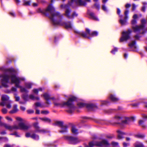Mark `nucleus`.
Instances as JSON below:
<instances>
[{"label":"nucleus","instance_id":"9d476101","mask_svg":"<svg viewBox=\"0 0 147 147\" xmlns=\"http://www.w3.org/2000/svg\"><path fill=\"white\" fill-rule=\"evenodd\" d=\"M64 139L67 141L68 143L71 144H76L79 142L77 137L71 136H64Z\"/></svg>","mask_w":147,"mask_h":147},{"label":"nucleus","instance_id":"f3484780","mask_svg":"<svg viewBox=\"0 0 147 147\" xmlns=\"http://www.w3.org/2000/svg\"><path fill=\"white\" fill-rule=\"evenodd\" d=\"M109 98L113 102H118L119 98L117 97L115 95L111 94L110 95Z\"/></svg>","mask_w":147,"mask_h":147},{"label":"nucleus","instance_id":"7ed1b4c3","mask_svg":"<svg viewBox=\"0 0 147 147\" xmlns=\"http://www.w3.org/2000/svg\"><path fill=\"white\" fill-rule=\"evenodd\" d=\"M141 25H136L134 26V25L137 24V22L136 19H133L131 21V24L132 25L131 28L134 32L142 31V32H140V34H144L146 32L145 30L146 24V20L144 19H142L141 20Z\"/></svg>","mask_w":147,"mask_h":147},{"label":"nucleus","instance_id":"f8f14e48","mask_svg":"<svg viewBox=\"0 0 147 147\" xmlns=\"http://www.w3.org/2000/svg\"><path fill=\"white\" fill-rule=\"evenodd\" d=\"M129 13V11L128 10H126L124 12L125 16L124 20L120 19L119 20V23L122 25H126L127 24V20L128 18V14Z\"/></svg>","mask_w":147,"mask_h":147},{"label":"nucleus","instance_id":"69168bd1","mask_svg":"<svg viewBox=\"0 0 147 147\" xmlns=\"http://www.w3.org/2000/svg\"><path fill=\"white\" fill-rule=\"evenodd\" d=\"M6 119L8 121H12V118L11 117H6Z\"/></svg>","mask_w":147,"mask_h":147},{"label":"nucleus","instance_id":"cd10ccee","mask_svg":"<svg viewBox=\"0 0 147 147\" xmlns=\"http://www.w3.org/2000/svg\"><path fill=\"white\" fill-rule=\"evenodd\" d=\"M40 119L41 120L48 123H50L51 122V120L49 118L47 117L40 118Z\"/></svg>","mask_w":147,"mask_h":147},{"label":"nucleus","instance_id":"f03ea898","mask_svg":"<svg viewBox=\"0 0 147 147\" xmlns=\"http://www.w3.org/2000/svg\"><path fill=\"white\" fill-rule=\"evenodd\" d=\"M77 100V98L74 96H72L68 98L66 102H63L61 103H57L55 102H53V104L56 107H63L66 106L69 109L67 110V111L69 113H71L75 109V106L74 102Z\"/></svg>","mask_w":147,"mask_h":147},{"label":"nucleus","instance_id":"e2e57ef3","mask_svg":"<svg viewBox=\"0 0 147 147\" xmlns=\"http://www.w3.org/2000/svg\"><path fill=\"white\" fill-rule=\"evenodd\" d=\"M2 139H4L6 141H8V139L6 138L0 137V140H1Z\"/></svg>","mask_w":147,"mask_h":147},{"label":"nucleus","instance_id":"774afa93","mask_svg":"<svg viewBox=\"0 0 147 147\" xmlns=\"http://www.w3.org/2000/svg\"><path fill=\"white\" fill-rule=\"evenodd\" d=\"M4 147H11V146L9 144H5Z\"/></svg>","mask_w":147,"mask_h":147},{"label":"nucleus","instance_id":"e433bc0d","mask_svg":"<svg viewBox=\"0 0 147 147\" xmlns=\"http://www.w3.org/2000/svg\"><path fill=\"white\" fill-rule=\"evenodd\" d=\"M138 32H139V34H137L134 36V37L136 40H139L140 38L141 37V36L139 35V34H140V31Z\"/></svg>","mask_w":147,"mask_h":147},{"label":"nucleus","instance_id":"4d7b16f0","mask_svg":"<svg viewBox=\"0 0 147 147\" xmlns=\"http://www.w3.org/2000/svg\"><path fill=\"white\" fill-rule=\"evenodd\" d=\"M16 119L17 121H23L22 119L20 117H16Z\"/></svg>","mask_w":147,"mask_h":147},{"label":"nucleus","instance_id":"473e14b6","mask_svg":"<svg viewBox=\"0 0 147 147\" xmlns=\"http://www.w3.org/2000/svg\"><path fill=\"white\" fill-rule=\"evenodd\" d=\"M78 14L75 11H74L71 15V19L74 18L75 17H77Z\"/></svg>","mask_w":147,"mask_h":147},{"label":"nucleus","instance_id":"338daca9","mask_svg":"<svg viewBox=\"0 0 147 147\" xmlns=\"http://www.w3.org/2000/svg\"><path fill=\"white\" fill-rule=\"evenodd\" d=\"M127 144L126 142H124L123 143V147H127Z\"/></svg>","mask_w":147,"mask_h":147},{"label":"nucleus","instance_id":"6ab92c4d","mask_svg":"<svg viewBox=\"0 0 147 147\" xmlns=\"http://www.w3.org/2000/svg\"><path fill=\"white\" fill-rule=\"evenodd\" d=\"M86 107L89 110H93L94 108H97V106L93 104H86Z\"/></svg>","mask_w":147,"mask_h":147},{"label":"nucleus","instance_id":"39448f33","mask_svg":"<svg viewBox=\"0 0 147 147\" xmlns=\"http://www.w3.org/2000/svg\"><path fill=\"white\" fill-rule=\"evenodd\" d=\"M90 0H70L66 5H62L61 6V8L68 9L69 8H72L73 3L74 2L77 3L80 5H84L86 4V2L90 1Z\"/></svg>","mask_w":147,"mask_h":147},{"label":"nucleus","instance_id":"bb28decb","mask_svg":"<svg viewBox=\"0 0 147 147\" xmlns=\"http://www.w3.org/2000/svg\"><path fill=\"white\" fill-rule=\"evenodd\" d=\"M71 131L72 133L74 134H78V129H76L74 126H72L71 127Z\"/></svg>","mask_w":147,"mask_h":147},{"label":"nucleus","instance_id":"5701e85b","mask_svg":"<svg viewBox=\"0 0 147 147\" xmlns=\"http://www.w3.org/2000/svg\"><path fill=\"white\" fill-rule=\"evenodd\" d=\"M117 132L119 134L118 135V138L119 139L123 138L124 137L122 136V135L126 134V133L120 130L117 131Z\"/></svg>","mask_w":147,"mask_h":147},{"label":"nucleus","instance_id":"37998d69","mask_svg":"<svg viewBox=\"0 0 147 147\" xmlns=\"http://www.w3.org/2000/svg\"><path fill=\"white\" fill-rule=\"evenodd\" d=\"M21 91L22 92H24L26 93H28V91L25 88H21Z\"/></svg>","mask_w":147,"mask_h":147},{"label":"nucleus","instance_id":"4c0bfd02","mask_svg":"<svg viewBox=\"0 0 147 147\" xmlns=\"http://www.w3.org/2000/svg\"><path fill=\"white\" fill-rule=\"evenodd\" d=\"M22 97L24 100L27 101L28 100V95L24 94L23 95Z\"/></svg>","mask_w":147,"mask_h":147},{"label":"nucleus","instance_id":"0e129e2a","mask_svg":"<svg viewBox=\"0 0 147 147\" xmlns=\"http://www.w3.org/2000/svg\"><path fill=\"white\" fill-rule=\"evenodd\" d=\"M20 109L21 110H22L23 111H24L26 110V108L23 106H21L20 107Z\"/></svg>","mask_w":147,"mask_h":147},{"label":"nucleus","instance_id":"b1692460","mask_svg":"<svg viewBox=\"0 0 147 147\" xmlns=\"http://www.w3.org/2000/svg\"><path fill=\"white\" fill-rule=\"evenodd\" d=\"M17 107V105H14L13 106V109L9 111V113L13 114L16 113L18 110Z\"/></svg>","mask_w":147,"mask_h":147},{"label":"nucleus","instance_id":"1a4fd4ad","mask_svg":"<svg viewBox=\"0 0 147 147\" xmlns=\"http://www.w3.org/2000/svg\"><path fill=\"white\" fill-rule=\"evenodd\" d=\"M11 78V82L12 83H14L15 84V86L17 88H21V87L19 85L20 83V81L24 80V78H20L17 77L16 75L15 74H13L10 76Z\"/></svg>","mask_w":147,"mask_h":147},{"label":"nucleus","instance_id":"680f3d73","mask_svg":"<svg viewBox=\"0 0 147 147\" xmlns=\"http://www.w3.org/2000/svg\"><path fill=\"white\" fill-rule=\"evenodd\" d=\"M94 8H99V5L98 4L96 3L94 5Z\"/></svg>","mask_w":147,"mask_h":147},{"label":"nucleus","instance_id":"09e8293b","mask_svg":"<svg viewBox=\"0 0 147 147\" xmlns=\"http://www.w3.org/2000/svg\"><path fill=\"white\" fill-rule=\"evenodd\" d=\"M41 113L42 114H47L49 113V112L47 111H41Z\"/></svg>","mask_w":147,"mask_h":147},{"label":"nucleus","instance_id":"3c124183","mask_svg":"<svg viewBox=\"0 0 147 147\" xmlns=\"http://www.w3.org/2000/svg\"><path fill=\"white\" fill-rule=\"evenodd\" d=\"M53 8H54L52 6V5L51 4H50L48 5L47 9H53Z\"/></svg>","mask_w":147,"mask_h":147},{"label":"nucleus","instance_id":"393cba45","mask_svg":"<svg viewBox=\"0 0 147 147\" xmlns=\"http://www.w3.org/2000/svg\"><path fill=\"white\" fill-rule=\"evenodd\" d=\"M54 125L61 127L63 125V122L62 121H57L55 122Z\"/></svg>","mask_w":147,"mask_h":147},{"label":"nucleus","instance_id":"412c9836","mask_svg":"<svg viewBox=\"0 0 147 147\" xmlns=\"http://www.w3.org/2000/svg\"><path fill=\"white\" fill-rule=\"evenodd\" d=\"M71 10H66L65 13L63 14L67 18L69 19H71Z\"/></svg>","mask_w":147,"mask_h":147},{"label":"nucleus","instance_id":"ea45409f","mask_svg":"<svg viewBox=\"0 0 147 147\" xmlns=\"http://www.w3.org/2000/svg\"><path fill=\"white\" fill-rule=\"evenodd\" d=\"M11 135H14L16 137H20V136L18 134L16 131L14 132L13 133H11L10 134Z\"/></svg>","mask_w":147,"mask_h":147},{"label":"nucleus","instance_id":"a18cd8bd","mask_svg":"<svg viewBox=\"0 0 147 147\" xmlns=\"http://www.w3.org/2000/svg\"><path fill=\"white\" fill-rule=\"evenodd\" d=\"M111 144L113 146H118L119 144L117 142H112Z\"/></svg>","mask_w":147,"mask_h":147},{"label":"nucleus","instance_id":"a211bd4d","mask_svg":"<svg viewBox=\"0 0 147 147\" xmlns=\"http://www.w3.org/2000/svg\"><path fill=\"white\" fill-rule=\"evenodd\" d=\"M43 96L45 99L47 101L46 102V103L48 104H50V103L49 102V100H50V95L48 94L45 93L43 94Z\"/></svg>","mask_w":147,"mask_h":147},{"label":"nucleus","instance_id":"f704fd0d","mask_svg":"<svg viewBox=\"0 0 147 147\" xmlns=\"http://www.w3.org/2000/svg\"><path fill=\"white\" fill-rule=\"evenodd\" d=\"M145 136L144 135L141 134H138L135 136L136 137L139 138H143Z\"/></svg>","mask_w":147,"mask_h":147},{"label":"nucleus","instance_id":"dca6fc26","mask_svg":"<svg viewBox=\"0 0 147 147\" xmlns=\"http://www.w3.org/2000/svg\"><path fill=\"white\" fill-rule=\"evenodd\" d=\"M9 97L7 95H4L2 96V102L1 103V105L3 106L6 105L5 101H7L9 100Z\"/></svg>","mask_w":147,"mask_h":147},{"label":"nucleus","instance_id":"a878e982","mask_svg":"<svg viewBox=\"0 0 147 147\" xmlns=\"http://www.w3.org/2000/svg\"><path fill=\"white\" fill-rule=\"evenodd\" d=\"M31 138L36 140H38L39 139V136L35 134H32L31 135Z\"/></svg>","mask_w":147,"mask_h":147},{"label":"nucleus","instance_id":"5fc2aeb1","mask_svg":"<svg viewBox=\"0 0 147 147\" xmlns=\"http://www.w3.org/2000/svg\"><path fill=\"white\" fill-rule=\"evenodd\" d=\"M26 86L27 88H31L32 84L30 83L26 85Z\"/></svg>","mask_w":147,"mask_h":147},{"label":"nucleus","instance_id":"79ce46f5","mask_svg":"<svg viewBox=\"0 0 147 147\" xmlns=\"http://www.w3.org/2000/svg\"><path fill=\"white\" fill-rule=\"evenodd\" d=\"M110 103L109 102L107 101H102L101 104L102 105H107V104Z\"/></svg>","mask_w":147,"mask_h":147},{"label":"nucleus","instance_id":"c756f323","mask_svg":"<svg viewBox=\"0 0 147 147\" xmlns=\"http://www.w3.org/2000/svg\"><path fill=\"white\" fill-rule=\"evenodd\" d=\"M33 126L34 127L35 130V132L36 131V130L40 128V127L38 125V122L34 123L33 124Z\"/></svg>","mask_w":147,"mask_h":147},{"label":"nucleus","instance_id":"2f4dec72","mask_svg":"<svg viewBox=\"0 0 147 147\" xmlns=\"http://www.w3.org/2000/svg\"><path fill=\"white\" fill-rule=\"evenodd\" d=\"M86 104L83 102H79L78 103L77 105L80 108H82L85 106L86 107Z\"/></svg>","mask_w":147,"mask_h":147},{"label":"nucleus","instance_id":"9b49d317","mask_svg":"<svg viewBox=\"0 0 147 147\" xmlns=\"http://www.w3.org/2000/svg\"><path fill=\"white\" fill-rule=\"evenodd\" d=\"M1 77L3 78L1 80L2 85L5 88H7L8 86L7 84L9 82V76L7 75H1Z\"/></svg>","mask_w":147,"mask_h":147},{"label":"nucleus","instance_id":"a19ab883","mask_svg":"<svg viewBox=\"0 0 147 147\" xmlns=\"http://www.w3.org/2000/svg\"><path fill=\"white\" fill-rule=\"evenodd\" d=\"M117 51H118L117 48L116 47H115V48H114V49L112 50L111 51V53L113 54H115V53L116 52H117Z\"/></svg>","mask_w":147,"mask_h":147},{"label":"nucleus","instance_id":"aec40b11","mask_svg":"<svg viewBox=\"0 0 147 147\" xmlns=\"http://www.w3.org/2000/svg\"><path fill=\"white\" fill-rule=\"evenodd\" d=\"M75 32L78 34L81 35L83 38H87L89 39H91L90 36H87V34L86 32H80L79 31H75Z\"/></svg>","mask_w":147,"mask_h":147},{"label":"nucleus","instance_id":"603ef678","mask_svg":"<svg viewBox=\"0 0 147 147\" xmlns=\"http://www.w3.org/2000/svg\"><path fill=\"white\" fill-rule=\"evenodd\" d=\"M4 92L6 93L10 94L11 92V90L7 89L4 90Z\"/></svg>","mask_w":147,"mask_h":147},{"label":"nucleus","instance_id":"c85d7f7f","mask_svg":"<svg viewBox=\"0 0 147 147\" xmlns=\"http://www.w3.org/2000/svg\"><path fill=\"white\" fill-rule=\"evenodd\" d=\"M139 124L140 125H141L143 128H145L146 126L144 124V121L142 120H140L139 121Z\"/></svg>","mask_w":147,"mask_h":147},{"label":"nucleus","instance_id":"423d86ee","mask_svg":"<svg viewBox=\"0 0 147 147\" xmlns=\"http://www.w3.org/2000/svg\"><path fill=\"white\" fill-rule=\"evenodd\" d=\"M110 145L109 143L107 140L104 139L100 142H96L95 143L93 141H92L89 142L88 145L86 144L85 145L84 147H93L94 146H97L101 147L103 146H108Z\"/></svg>","mask_w":147,"mask_h":147},{"label":"nucleus","instance_id":"c03bdc74","mask_svg":"<svg viewBox=\"0 0 147 147\" xmlns=\"http://www.w3.org/2000/svg\"><path fill=\"white\" fill-rule=\"evenodd\" d=\"M140 103L138 102L137 103H133L131 104V105L134 107H137L140 105Z\"/></svg>","mask_w":147,"mask_h":147},{"label":"nucleus","instance_id":"052dcab7","mask_svg":"<svg viewBox=\"0 0 147 147\" xmlns=\"http://www.w3.org/2000/svg\"><path fill=\"white\" fill-rule=\"evenodd\" d=\"M33 92L35 93L38 94V90L37 89H34Z\"/></svg>","mask_w":147,"mask_h":147},{"label":"nucleus","instance_id":"6e6552de","mask_svg":"<svg viewBox=\"0 0 147 147\" xmlns=\"http://www.w3.org/2000/svg\"><path fill=\"white\" fill-rule=\"evenodd\" d=\"M132 31L130 29H129L126 31H123L122 32V35L120 38L119 42H123L124 41H126L130 38V34Z\"/></svg>","mask_w":147,"mask_h":147},{"label":"nucleus","instance_id":"6e6d98bb","mask_svg":"<svg viewBox=\"0 0 147 147\" xmlns=\"http://www.w3.org/2000/svg\"><path fill=\"white\" fill-rule=\"evenodd\" d=\"M25 136L27 138H29L30 137H31V135H30V133L27 132Z\"/></svg>","mask_w":147,"mask_h":147},{"label":"nucleus","instance_id":"72a5a7b5","mask_svg":"<svg viewBox=\"0 0 147 147\" xmlns=\"http://www.w3.org/2000/svg\"><path fill=\"white\" fill-rule=\"evenodd\" d=\"M136 44V41L134 40L132 42L129 44L128 46L131 48L132 47Z\"/></svg>","mask_w":147,"mask_h":147},{"label":"nucleus","instance_id":"4be33fe9","mask_svg":"<svg viewBox=\"0 0 147 147\" xmlns=\"http://www.w3.org/2000/svg\"><path fill=\"white\" fill-rule=\"evenodd\" d=\"M35 132H39L42 134H45L50 132V131L47 129H40V128L37 129Z\"/></svg>","mask_w":147,"mask_h":147},{"label":"nucleus","instance_id":"c9c22d12","mask_svg":"<svg viewBox=\"0 0 147 147\" xmlns=\"http://www.w3.org/2000/svg\"><path fill=\"white\" fill-rule=\"evenodd\" d=\"M31 3L30 1H24L23 5L25 6H29Z\"/></svg>","mask_w":147,"mask_h":147},{"label":"nucleus","instance_id":"49530a36","mask_svg":"<svg viewBox=\"0 0 147 147\" xmlns=\"http://www.w3.org/2000/svg\"><path fill=\"white\" fill-rule=\"evenodd\" d=\"M11 92H16L17 91V88L14 87H13L11 88Z\"/></svg>","mask_w":147,"mask_h":147},{"label":"nucleus","instance_id":"58836bf2","mask_svg":"<svg viewBox=\"0 0 147 147\" xmlns=\"http://www.w3.org/2000/svg\"><path fill=\"white\" fill-rule=\"evenodd\" d=\"M35 105L36 107H42L43 106L42 105L41 103L40 102H37L35 103Z\"/></svg>","mask_w":147,"mask_h":147},{"label":"nucleus","instance_id":"f257e3e1","mask_svg":"<svg viewBox=\"0 0 147 147\" xmlns=\"http://www.w3.org/2000/svg\"><path fill=\"white\" fill-rule=\"evenodd\" d=\"M36 12L48 16L54 25H65V28L67 29L72 28L71 22L68 21L67 22H62L63 15L56 11L55 10H37Z\"/></svg>","mask_w":147,"mask_h":147},{"label":"nucleus","instance_id":"2eb2a0df","mask_svg":"<svg viewBox=\"0 0 147 147\" xmlns=\"http://www.w3.org/2000/svg\"><path fill=\"white\" fill-rule=\"evenodd\" d=\"M61 128V130L59 131V132L61 133H65L68 132V126L67 125H63Z\"/></svg>","mask_w":147,"mask_h":147},{"label":"nucleus","instance_id":"7c9ffc66","mask_svg":"<svg viewBox=\"0 0 147 147\" xmlns=\"http://www.w3.org/2000/svg\"><path fill=\"white\" fill-rule=\"evenodd\" d=\"M135 147H144V145L141 143L138 142H136L135 144Z\"/></svg>","mask_w":147,"mask_h":147},{"label":"nucleus","instance_id":"de8ad7c7","mask_svg":"<svg viewBox=\"0 0 147 147\" xmlns=\"http://www.w3.org/2000/svg\"><path fill=\"white\" fill-rule=\"evenodd\" d=\"M27 113L29 114L33 113L34 112V111L32 110H28L27 111Z\"/></svg>","mask_w":147,"mask_h":147},{"label":"nucleus","instance_id":"4468645a","mask_svg":"<svg viewBox=\"0 0 147 147\" xmlns=\"http://www.w3.org/2000/svg\"><path fill=\"white\" fill-rule=\"evenodd\" d=\"M87 13L88 15H89L90 17L91 18L96 21L99 20L98 19L96 16L95 14L94 13L91 12L89 10H88L87 11Z\"/></svg>","mask_w":147,"mask_h":147},{"label":"nucleus","instance_id":"bf43d9fd","mask_svg":"<svg viewBox=\"0 0 147 147\" xmlns=\"http://www.w3.org/2000/svg\"><path fill=\"white\" fill-rule=\"evenodd\" d=\"M2 112L4 114H6L7 112V110L6 109H2Z\"/></svg>","mask_w":147,"mask_h":147},{"label":"nucleus","instance_id":"0eeeda50","mask_svg":"<svg viewBox=\"0 0 147 147\" xmlns=\"http://www.w3.org/2000/svg\"><path fill=\"white\" fill-rule=\"evenodd\" d=\"M115 117L117 121L115 123L119 125L121 127H123L125 125L129 124V122L130 120L129 118L126 117L125 120H123L121 117L116 116Z\"/></svg>","mask_w":147,"mask_h":147},{"label":"nucleus","instance_id":"20e7f679","mask_svg":"<svg viewBox=\"0 0 147 147\" xmlns=\"http://www.w3.org/2000/svg\"><path fill=\"white\" fill-rule=\"evenodd\" d=\"M1 125H3V126L5 129L9 130L18 129L27 130L31 127L30 125L28 124L27 125H26L23 122L19 123L18 124V126L15 125L12 126L9 125L7 123H1Z\"/></svg>","mask_w":147,"mask_h":147},{"label":"nucleus","instance_id":"13d9d810","mask_svg":"<svg viewBox=\"0 0 147 147\" xmlns=\"http://www.w3.org/2000/svg\"><path fill=\"white\" fill-rule=\"evenodd\" d=\"M106 138H108L112 139L114 137V136L113 135H107L106 136Z\"/></svg>","mask_w":147,"mask_h":147},{"label":"nucleus","instance_id":"8fccbe9b","mask_svg":"<svg viewBox=\"0 0 147 147\" xmlns=\"http://www.w3.org/2000/svg\"><path fill=\"white\" fill-rule=\"evenodd\" d=\"M7 71L10 72H15V70L13 68H10L8 69Z\"/></svg>","mask_w":147,"mask_h":147},{"label":"nucleus","instance_id":"864d4df0","mask_svg":"<svg viewBox=\"0 0 147 147\" xmlns=\"http://www.w3.org/2000/svg\"><path fill=\"white\" fill-rule=\"evenodd\" d=\"M29 97L30 98L31 100H34L35 99V97L33 95H30Z\"/></svg>","mask_w":147,"mask_h":147},{"label":"nucleus","instance_id":"ddd939ff","mask_svg":"<svg viewBox=\"0 0 147 147\" xmlns=\"http://www.w3.org/2000/svg\"><path fill=\"white\" fill-rule=\"evenodd\" d=\"M86 32L87 34V36L88 35L92 37H94L97 36L98 34V32L96 31H94L90 33V30L88 28L86 29Z\"/></svg>","mask_w":147,"mask_h":147}]
</instances>
